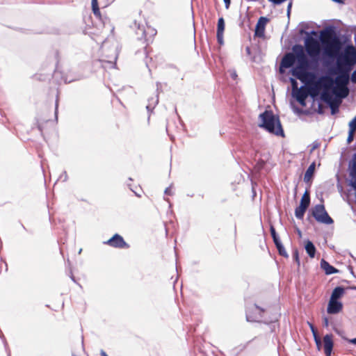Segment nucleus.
Returning a JSON list of instances; mask_svg holds the SVG:
<instances>
[{
	"mask_svg": "<svg viewBox=\"0 0 356 356\" xmlns=\"http://www.w3.org/2000/svg\"><path fill=\"white\" fill-rule=\"evenodd\" d=\"M356 64V49L353 45H348L343 55L337 60V67L334 73L337 74V86L346 87L350 81V73Z\"/></svg>",
	"mask_w": 356,
	"mask_h": 356,
	"instance_id": "nucleus-1",
	"label": "nucleus"
},
{
	"mask_svg": "<svg viewBox=\"0 0 356 356\" xmlns=\"http://www.w3.org/2000/svg\"><path fill=\"white\" fill-rule=\"evenodd\" d=\"M293 51L297 54L298 65L291 70V74L302 82L313 79L314 78V74L307 72L309 63L303 47L300 44H296L293 47Z\"/></svg>",
	"mask_w": 356,
	"mask_h": 356,
	"instance_id": "nucleus-2",
	"label": "nucleus"
},
{
	"mask_svg": "<svg viewBox=\"0 0 356 356\" xmlns=\"http://www.w3.org/2000/svg\"><path fill=\"white\" fill-rule=\"evenodd\" d=\"M321 41L324 54L331 58L338 56L343 46L340 38L332 31H327L325 35L322 33Z\"/></svg>",
	"mask_w": 356,
	"mask_h": 356,
	"instance_id": "nucleus-3",
	"label": "nucleus"
},
{
	"mask_svg": "<svg viewBox=\"0 0 356 356\" xmlns=\"http://www.w3.org/2000/svg\"><path fill=\"white\" fill-rule=\"evenodd\" d=\"M261 120L260 127L264 128L269 133L276 136H284V131L279 120L272 111H266L259 115Z\"/></svg>",
	"mask_w": 356,
	"mask_h": 356,
	"instance_id": "nucleus-4",
	"label": "nucleus"
},
{
	"mask_svg": "<svg viewBox=\"0 0 356 356\" xmlns=\"http://www.w3.org/2000/svg\"><path fill=\"white\" fill-rule=\"evenodd\" d=\"M321 79L316 86L313 88H307L305 86H301L299 89L292 92V96L299 102L300 105L305 106L306 105V99L309 95H314L317 93L318 84L321 82Z\"/></svg>",
	"mask_w": 356,
	"mask_h": 356,
	"instance_id": "nucleus-5",
	"label": "nucleus"
},
{
	"mask_svg": "<svg viewBox=\"0 0 356 356\" xmlns=\"http://www.w3.org/2000/svg\"><path fill=\"white\" fill-rule=\"evenodd\" d=\"M312 216L318 222L330 225L333 223V220L328 215L325 207L323 204H317L312 208Z\"/></svg>",
	"mask_w": 356,
	"mask_h": 356,
	"instance_id": "nucleus-6",
	"label": "nucleus"
},
{
	"mask_svg": "<svg viewBox=\"0 0 356 356\" xmlns=\"http://www.w3.org/2000/svg\"><path fill=\"white\" fill-rule=\"evenodd\" d=\"M305 49L307 54L312 58H317L321 53L319 42L315 38L309 36L305 41Z\"/></svg>",
	"mask_w": 356,
	"mask_h": 356,
	"instance_id": "nucleus-7",
	"label": "nucleus"
},
{
	"mask_svg": "<svg viewBox=\"0 0 356 356\" xmlns=\"http://www.w3.org/2000/svg\"><path fill=\"white\" fill-rule=\"evenodd\" d=\"M264 309L257 305H252L246 309V318L248 321H259L262 317Z\"/></svg>",
	"mask_w": 356,
	"mask_h": 356,
	"instance_id": "nucleus-8",
	"label": "nucleus"
},
{
	"mask_svg": "<svg viewBox=\"0 0 356 356\" xmlns=\"http://www.w3.org/2000/svg\"><path fill=\"white\" fill-rule=\"evenodd\" d=\"M104 243L117 248H124L129 247L128 244L124 241L123 238L118 234L113 235V237H111L107 241H105Z\"/></svg>",
	"mask_w": 356,
	"mask_h": 356,
	"instance_id": "nucleus-9",
	"label": "nucleus"
},
{
	"mask_svg": "<svg viewBox=\"0 0 356 356\" xmlns=\"http://www.w3.org/2000/svg\"><path fill=\"white\" fill-rule=\"evenodd\" d=\"M297 61V54L293 53H287L282 58L280 63V67L289 68L293 65Z\"/></svg>",
	"mask_w": 356,
	"mask_h": 356,
	"instance_id": "nucleus-10",
	"label": "nucleus"
},
{
	"mask_svg": "<svg viewBox=\"0 0 356 356\" xmlns=\"http://www.w3.org/2000/svg\"><path fill=\"white\" fill-rule=\"evenodd\" d=\"M334 342L332 334H326L323 337V347L326 356H331Z\"/></svg>",
	"mask_w": 356,
	"mask_h": 356,
	"instance_id": "nucleus-11",
	"label": "nucleus"
},
{
	"mask_svg": "<svg viewBox=\"0 0 356 356\" xmlns=\"http://www.w3.org/2000/svg\"><path fill=\"white\" fill-rule=\"evenodd\" d=\"M268 22L266 17H261L256 25L254 35L259 38L264 36L265 26Z\"/></svg>",
	"mask_w": 356,
	"mask_h": 356,
	"instance_id": "nucleus-12",
	"label": "nucleus"
},
{
	"mask_svg": "<svg viewBox=\"0 0 356 356\" xmlns=\"http://www.w3.org/2000/svg\"><path fill=\"white\" fill-rule=\"evenodd\" d=\"M343 307L342 303L338 300L330 299L327 305V313L335 314L341 311Z\"/></svg>",
	"mask_w": 356,
	"mask_h": 356,
	"instance_id": "nucleus-13",
	"label": "nucleus"
},
{
	"mask_svg": "<svg viewBox=\"0 0 356 356\" xmlns=\"http://www.w3.org/2000/svg\"><path fill=\"white\" fill-rule=\"evenodd\" d=\"M321 267L325 271L326 275H332L338 272V270L331 266L324 259L321 261Z\"/></svg>",
	"mask_w": 356,
	"mask_h": 356,
	"instance_id": "nucleus-14",
	"label": "nucleus"
},
{
	"mask_svg": "<svg viewBox=\"0 0 356 356\" xmlns=\"http://www.w3.org/2000/svg\"><path fill=\"white\" fill-rule=\"evenodd\" d=\"M134 28L137 29L136 31V33L139 40H142L145 38V26L143 25H140L136 22H134Z\"/></svg>",
	"mask_w": 356,
	"mask_h": 356,
	"instance_id": "nucleus-15",
	"label": "nucleus"
},
{
	"mask_svg": "<svg viewBox=\"0 0 356 356\" xmlns=\"http://www.w3.org/2000/svg\"><path fill=\"white\" fill-rule=\"evenodd\" d=\"M344 293V289L341 286H337L332 291L330 299L337 300Z\"/></svg>",
	"mask_w": 356,
	"mask_h": 356,
	"instance_id": "nucleus-16",
	"label": "nucleus"
},
{
	"mask_svg": "<svg viewBox=\"0 0 356 356\" xmlns=\"http://www.w3.org/2000/svg\"><path fill=\"white\" fill-rule=\"evenodd\" d=\"M305 250L308 255L313 258L315 256L316 248L313 243L310 241H307L305 243Z\"/></svg>",
	"mask_w": 356,
	"mask_h": 356,
	"instance_id": "nucleus-17",
	"label": "nucleus"
},
{
	"mask_svg": "<svg viewBox=\"0 0 356 356\" xmlns=\"http://www.w3.org/2000/svg\"><path fill=\"white\" fill-rule=\"evenodd\" d=\"M315 170V163H312L307 169L305 175H304V181L307 182L309 181Z\"/></svg>",
	"mask_w": 356,
	"mask_h": 356,
	"instance_id": "nucleus-18",
	"label": "nucleus"
},
{
	"mask_svg": "<svg viewBox=\"0 0 356 356\" xmlns=\"http://www.w3.org/2000/svg\"><path fill=\"white\" fill-rule=\"evenodd\" d=\"M321 99L327 104L334 100L332 97V95L325 89L321 92Z\"/></svg>",
	"mask_w": 356,
	"mask_h": 356,
	"instance_id": "nucleus-19",
	"label": "nucleus"
},
{
	"mask_svg": "<svg viewBox=\"0 0 356 356\" xmlns=\"http://www.w3.org/2000/svg\"><path fill=\"white\" fill-rule=\"evenodd\" d=\"M307 209V207L299 205L295 210V216L298 219H302L305 215L306 210Z\"/></svg>",
	"mask_w": 356,
	"mask_h": 356,
	"instance_id": "nucleus-20",
	"label": "nucleus"
},
{
	"mask_svg": "<svg viewBox=\"0 0 356 356\" xmlns=\"http://www.w3.org/2000/svg\"><path fill=\"white\" fill-rule=\"evenodd\" d=\"M339 102L334 99L330 103L327 104L331 109L332 115H334L339 112Z\"/></svg>",
	"mask_w": 356,
	"mask_h": 356,
	"instance_id": "nucleus-21",
	"label": "nucleus"
},
{
	"mask_svg": "<svg viewBox=\"0 0 356 356\" xmlns=\"http://www.w3.org/2000/svg\"><path fill=\"white\" fill-rule=\"evenodd\" d=\"M309 203H310L309 193L307 191H306L301 198L300 204L307 207L308 208Z\"/></svg>",
	"mask_w": 356,
	"mask_h": 356,
	"instance_id": "nucleus-22",
	"label": "nucleus"
},
{
	"mask_svg": "<svg viewBox=\"0 0 356 356\" xmlns=\"http://www.w3.org/2000/svg\"><path fill=\"white\" fill-rule=\"evenodd\" d=\"M91 4H92V10L94 15L97 17H100L101 13L99 11L97 0H92Z\"/></svg>",
	"mask_w": 356,
	"mask_h": 356,
	"instance_id": "nucleus-23",
	"label": "nucleus"
},
{
	"mask_svg": "<svg viewBox=\"0 0 356 356\" xmlns=\"http://www.w3.org/2000/svg\"><path fill=\"white\" fill-rule=\"evenodd\" d=\"M225 30V21L222 17L218 19L217 25V33H223Z\"/></svg>",
	"mask_w": 356,
	"mask_h": 356,
	"instance_id": "nucleus-24",
	"label": "nucleus"
},
{
	"mask_svg": "<svg viewBox=\"0 0 356 356\" xmlns=\"http://www.w3.org/2000/svg\"><path fill=\"white\" fill-rule=\"evenodd\" d=\"M158 102H159L158 97H156V98H152L151 99H149V102L146 106V108L147 109V111L152 110L155 107V106L158 104Z\"/></svg>",
	"mask_w": 356,
	"mask_h": 356,
	"instance_id": "nucleus-25",
	"label": "nucleus"
},
{
	"mask_svg": "<svg viewBox=\"0 0 356 356\" xmlns=\"http://www.w3.org/2000/svg\"><path fill=\"white\" fill-rule=\"evenodd\" d=\"M278 252H279V254L284 257H288V254L286 252V251L284 249V247L283 246V245L281 243L280 244H277V246H276Z\"/></svg>",
	"mask_w": 356,
	"mask_h": 356,
	"instance_id": "nucleus-26",
	"label": "nucleus"
},
{
	"mask_svg": "<svg viewBox=\"0 0 356 356\" xmlns=\"http://www.w3.org/2000/svg\"><path fill=\"white\" fill-rule=\"evenodd\" d=\"M118 57V52L116 48H114L113 49V54L111 56H109L110 60L108 62L110 63L113 66L115 65V62Z\"/></svg>",
	"mask_w": 356,
	"mask_h": 356,
	"instance_id": "nucleus-27",
	"label": "nucleus"
},
{
	"mask_svg": "<svg viewBox=\"0 0 356 356\" xmlns=\"http://www.w3.org/2000/svg\"><path fill=\"white\" fill-rule=\"evenodd\" d=\"M349 129L356 131V116L349 122Z\"/></svg>",
	"mask_w": 356,
	"mask_h": 356,
	"instance_id": "nucleus-28",
	"label": "nucleus"
},
{
	"mask_svg": "<svg viewBox=\"0 0 356 356\" xmlns=\"http://www.w3.org/2000/svg\"><path fill=\"white\" fill-rule=\"evenodd\" d=\"M290 82H291V86H292V92L296 91V90L299 89L298 88V82L295 79L290 78Z\"/></svg>",
	"mask_w": 356,
	"mask_h": 356,
	"instance_id": "nucleus-29",
	"label": "nucleus"
},
{
	"mask_svg": "<svg viewBox=\"0 0 356 356\" xmlns=\"http://www.w3.org/2000/svg\"><path fill=\"white\" fill-rule=\"evenodd\" d=\"M354 133H355V131H352V130L349 129L348 136L347 138V141L348 143H351L353 140Z\"/></svg>",
	"mask_w": 356,
	"mask_h": 356,
	"instance_id": "nucleus-30",
	"label": "nucleus"
},
{
	"mask_svg": "<svg viewBox=\"0 0 356 356\" xmlns=\"http://www.w3.org/2000/svg\"><path fill=\"white\" fill-rule=\"evenodd\" d=\"M217 40L219 44H223V33H217Z\"/></svg>",
	"mask_w": 356,
	"mask_h": 356,
	"instance_id": "nucleus-31",
	"label": "nucleus"
},
{
	"mask_svg": "<svg viewBox=\"0 0 356 356\" xmlns=\"http://www.w3.org/2000/svg\"><path fill=\"white\" fill-rule=\"evenodd\" d=\"M59 179L65 181L67 179V175L66 172H63L59 177Z\"/></svg>",
	"mask_w": 356,
	"mask_h": 356,
	"instance_id": "nucleus-32",
	"label": "nucleus"
},
{
	"mask_svg": "<svg viewBox=\"0 0 356 356\" xmlns=\"http://www.w3.org/2000/svg\"><path fill=\"white\" fill-rule=\"evenodd\" d=\"M315 343L318 350H320L323 346V342L321 341V339H316Z\"/></svg>",
	"mask_w": 356,
	"mask_h": 356,
	"instance_id": "nucleus-33",
	"label": "nucleus"
},
{
	"mask_svg": "<svg viewBox=\"0 0 356 356\" xmlns=\"http://www.w3.org/2000/svg\"><path fill=\"white\" fill-rule=\"evenodd\" d=\"M317 113L318 114H323L324 113V106L319 104L317 108Z\"/></svg>",
	"mask_w": 356,
	"mask_h": 356,
	"instance_id": "nucleus-34",
	"label": "nucleus"
},
{
	"mask_svg": "<svg viewBox=\"0 0 356 356\" xmlns=\"http://www.w3.org/2000/svg\"><path fill=\"white\" fill-rule=\"evenodd\" d=\"M164 193L165 195H172L173 194V193L172 191V186L166 188Z\"/></svg>",
	"mask_w": 356,
	"mask_h": 356,
	"instance_id": "nucleus-35",
	"label": "nucleus"
},
{
	"mask_svg": "<svg viewBox=\"0 0 356 356\" xmlns=\"http://www.w3.org/2000/svg\"><path fill=\"white\" fill-rule=\"evenodd\" d=\"M293 257L294 258L296 261H297L298 264H299V257H298V252L297 250L294 251V252L293 254Z\"/></svg>",
	"mask_w": 356,
	"mask_h": 356,
	"instance_id": "nucleus-36",
	"label": "nucleus"
},
{
	"mask_svg": "<svg viewBox=\"0 0 356 356\" xmlns=\"http://www.w3.org/2000/svg\"><path fill=\"white\" fill-rule=\"evenodd\" d=\"M270 234L272 236V238L277 236L275 229L273 226L270 227Z\"/></svg>",
	"mask_w": 356,
	"mask_h": 356,
	"instance_id": "nucleus-37",
	"label": "nucleus"
},
{
	"mask_svg": "<svg viewBox=\"0 0 356 356\" xmlns=\"http://www.w3.org/2000/svg\"><path fill=\"white\" fill-rule=\"evenodd\" d=\"M270 2H273L275 4L280 5L284 2L286 0H268Z\"/></svg>",
	"mask_w": 356,
	"mask_h": 356,
	"instance_id": "nucleus-38",
	"label": "nucleus"
},
{
	"mask_svg": "<svg viewBox=\"0 0 356 356\" xmlns=\"http://www.w3.org/2000/svg\"><path fill=\"white\" fill-rule=\"evenodd\" d=\"M351 81L353 83H356V70L352 73Z\"/></svg>",
	"mask_w": 356,
	"mask_h": 356,
	"instance_id": "nucleus-39",
	"label": "nucleus"
},
{
	"mask_svg": "<svg viewBox=\"0 0 356 356\" xmlns=\"http://www.w3.org/2000/svg\"><path fill=\"white\" fill-rule=\"evenodd\" d=\"M347 341L350 343H352L353 345L356 346V338L353 339H346Z\"/></svg>",
	"mask_w": 356,
	"mask_h": 356,
	"instance_id": "nucleus-40",
	"label": "nucleus"
},
{
	"mask_svg": "<svg viewBox=\"0 0 356 356\" xmlns=\"http://www.w3.org/2000/svg\"><path fill=\"white\" fill-rule=\"evenodd\" d=\"M273 241H274V243H275L276 246H277V244L281 243V241H280L278 236H276V237L273 238Z\"/></svg>",
	"mask_w": 356,
	"mask_h": 356,
	"instance_id": "nucleus-41",
	"label": "nucleus"
},
{
	"mask_svg": "<svg viewBox=\"0 0 356 356\" xmlns=\"http://www.w3.org/2000/svg\"><path fill=\"white\" fill-rule=\"evenodd\" d=\"M223 1H224L225 4V8H228L229 7L230 3H231V0H223Z\"/></svg>",
	"mask_w": 356,
	"mask_h": 356,
	"instance_id": "nucleus-42",
	"label": "nucleus"
},
{
	"mask_svg": "<svg viewBox=\"0 0 356 356\" xmlns=\"http://www.w3.org/2000/svg\"><path fill=\"white\" fill-rule=\"evenodd\" d=\"M291 6H292V2L291 1L289 3L288 6H287V14H288V15L290 14Z\"/></svg>",
	"mask_w": 356,
	"mask_h": 356,
	"instance_id": "nucleus-43",
	"label": "nucleus"
},
{
	"mask_svg": "<svg viewBox=\"0 0 356 356\" xmlns=\"http://www.w3.org/2000/svg\"><path fill=\"white\" fill-rule=\"evenodd\" d=\"M324 325L327 327L328 326V324H329V321H328V319L327 318L325 317L324 319Z\"/></svg>",
	"mask_w": 356,
	"mask_h": 356,
	"instance_id": "nucleus-44",
	"label": "nucleus"
},
{
	"mask_svg": "<svg viewBox=\"0 0 356 356\" xmlns=\"http://www.w3.org/2000/svg\"><path fill=\"white\" fill-rule=\"evenodd\" d=\"M313 336H314V341H316V339H320V337L318 336L317 332L313 333Z\"/></svg>",
	"mask_w": 356,
	"mask_h": 356,
	"instance_id": "nucleus-45",
	"label": "nucleus"
},
{
	"mask_svg": "<svg viewBox=\"0 0 356 356\" xmlns=\"http://www.w3.org/2000/svg\"><path fill=\"white\" fill-rule=\"evenodd\" d=\"M310 328H311L312 334L316 332L315 328L314 327V326L312 324H310Z\"/></svg>",
	"mask_w": 356,
	"mask_h": 356,
	"instance_id": "nucleus-46",
	"label": "nucleus"
},
{
	"mask_svg": "<svg viewBox=\"0 0 356 356\" xmlns=\"http://www.w3.org/2000/svg\"><path fill=\"white\" fill-rule=\"evenodd\" d=\"M231 76H232V77L234 79H236V77L237 76V75H236V72H232Z\"/></svg>",
	"mask_w": 356,
	"mask_h": 356,
	"instance_id": "nucleus-47",
	"label": "nucleus"
},
{
	"mask_svg": "<svg viewBox=\"0 0 356 356\" xmlns=\"http://www.w3.org/2000/svg\"><path fill=\"white\" fill-rule=\"evenodd\" d=\"M57 111H58V101H56V111H55L56 118H57Z\"/></svg>",
	"mask_w": 356,
	"mask_h": 356,
	"instance_id": "nucleus-48",
	"label": "nucleus"
},
{
	"mask_svg": "<svg viewBox=\"0 0 356 356\" xmlns=\"http://www.w3.org/2000/svg\"><path fill=\"white\" fill-rule=\"evenodd\" d=\"M101 356H108V355H106V353L104 350H102L101 351Z\"/></svg>",
	"mask_w": 356,
	"mask_h": 356,
	"instance_id": "nucleus-49",
	"label": "nucleus"
},
{
	"mask_svg": "<svg viewBox=\"0 0 356 356\" xmlns=\"http://www.w3.org/2000/svg\"><path fill=\"white\" fill-rule=\"evenodd\" d=\"M347 95H348V90H346V91L343 94H342L341 96H342V97H346L347 96Z\"/></svg>",
	"mask_w": 356,
	"mask_h": 356,
	"instance_id": "nucleus-50",
	"label": "nucleus"
},
{
	"mask_svg": "<svg viewBox=\"0 0 356 356\" xmlns=\"http://www.w3.org/2000/svg\"><path fill=\"white\" fill-rule=\"evenodd\" d=\"M81 252H82V249L81 248V249L79 250V252H78V253L80 254L81 253Z\"/></svg>",
	"mask_w": 356,
	"mask_h": 356,
	"instance_id": "nucleus-51",
	"label": "nucleus"
},
{
	"mask_svg": "<svg viewBox=\"0 0 356 356\" xmlns=\"http://www.w3.org/2000/svg\"><path fill=\"white\" fill-rule=\"evenodd\" d=\"M131 190L135 193V195H136L139 196V195L137 194V193H136L134 190H132L131 188Z\"/></svg>",
	"mask_w": 356,
	"mask_h": 356,
	"instance_id": "nucleus-52",
	"label": "nucleus"
},
{
	"mask_svg": "<svg viewBox=\"0 0 356 356\" xmlns=\"http://www.w3.org/2000/svg\"><path fill=\"white\" fill-rule=\"evenodd\" d=\"M105 47V44H103L102 49H104Z\"/></svg>",
	"mask_w": 356,
	"mask_h": 356,
	"instance_id": "nucleus-53",
	"label": "nucleus"
}]
</instances>
